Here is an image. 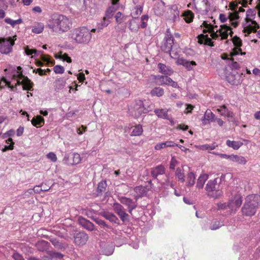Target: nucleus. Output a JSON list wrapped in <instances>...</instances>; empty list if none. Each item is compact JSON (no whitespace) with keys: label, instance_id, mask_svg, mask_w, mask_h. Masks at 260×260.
<instances>
[{"label":"nucleus","instance_id":"1","mask_svg":"<svg viewBox=\"0 0 260 260\" xmlns=\"http://www.w3.org/2000/svg\"><path fill=\"white\" fill-rule=\"evenodd\" d=\"M201 27H203V32L204 34L209 33L212 39L216 40L220 38L221 40H226L229 35L232 37L233 32L230 25L228 24H224L220 26V28L217 29L216 25L213 26L211 23H208L207 21H204Z\"/></svg>","mask_w":260,"mask_h":260},{"label":"nucleus","instance_id":"2","mask_svg":"<svg viewBox=\"0 0 260 260\" xmlns=\"http://www.w3.org/2000/svg\"><path fill=\"white\" fill-rule=\"evenodd\" d=\"M47 26L53 31L62 33L68 31L71 28L72 22L66 15L54 14L48 20Z\"/></svg>","mask_w":260,"mask_h":260},{"label":"nucleus","instance_id":"3","mask_svg":"<svg viewBox=\"0 0 260 260\" xmlns=\"http://www.w3.org/2000/svg\"><path fill=\"white\" fill-rule=\"evenodd\" d=\"M17 69L15 67H9L5 70V72L8 77L16 81V85H22L24 90H30L32 88V83L27 77L23 75L20 67H17Z\"/></svg>","mask_w":260,"mask_h":260},{"label":"nucleus","instance_id":"4","mask_svg":"<svg viewBox=\"0 0 260 260\" xmlns=\"http://www.w3.org/2000/svg\"><path fill=\"white\" fill-rule=\"evenodd\" d=\"M70 35L72 41L78 44H88L91 38L90 29L86 27L74 29L71 31Z\"/></svg>","mask_w":260,"mask_h":260},{"label":"nucleus","instance_id":"5","mask_svg":"<svg viewBox=\"0 0 260 260\" xmlns=\"http://www.w3.org/2000/svg\"><path fill=\"white\" fill-rule=\"evenodd\" d=\"M174 37L171 34L170 29H168L166 31L165 37L161 43L160 48L164 52L169 53L170 56L172 58H175L178 55L176 51L173 50V46L174 44Z\"/></svg>","mask_w":260,"mask_h":260},{"label":"nucleus","instance_id":"6","mask_svg":"<svg viewBox=\"0 0 260 260\" xmlns=\"http://www.w3.org/2000/svg\"><path fill=\"white\" fill-rule=\"evenodd\" d=\"M256 12L252 9H248L246 12V18L245 19V23L243 24L244 32H247L248 35L251 32H256L257 29L259 28L258 24L253 19L255 16Z\"/></svg>","mask_w":260,"mask_h":260},{"label":"nucleus","instance_id":"7","mask_svg":"<svg viewBox=\"0 0 260 260\" xmlns=\"http://www.w3.org/2000/svg\"><path fill=\"white\" fill-rule=\"evenodd\" d=\"M256 197L250 195L246 198V201L242 208V212L243 215L251 216L255 214L257 206V202L254 199Z\"/></svg>","mask_w":260,"mask_h":260},{"label":"nucleus","instance_id":"8","mask_svg":"<svg viewBox=\"0 0 260 260\" xmlns=\"http://www.w3.org/2000/svg\"><path fill=\"white\" fill-rule=\"evenodd\" d=\"M217 179L215 178L213 180H209L205 187L206 190L209 192L208 196L214 198H218L222 195V191L217 184Z\"/></svg>","mask_w":260,"mask_h":260},{"label":"nucleus","instance_id":"9","mask_svg":"<svg viewBox=\"0 0 260 260\" xmlns=\"http://www.w3.org/2000/svg\"><path fill=\"white\" fill-rule=\"evenodd\" d=\"M14 41L12 38L7 39L0 38V52L3 54H9L12 51Z\"/></svg>","mask_w":260,"mask_h":260},{"label":"nucleus","instance_id":"10","mask_svg":"<svg viewBox=\"0 0 260 260\" xmlns=\"http://www.w3.org/2000/svg\"><path fill=\"white\" fill-rule=\"evenodd\" d=\"M154 79L155 83L158 85H167L174 88L179 87L178 83L168 76H154Z\"/></svg>","mask_w":260,"mask_h":260},{"label":"nucleus","instance_id":"11","mask_svg":"<svg viewBox=\"0 0 260 260\" xmlns=\"http://www.w3.org/2000/svg\"><path fill=\"white\" fill-rule=\"evenodd\" d=\"M243 76V73H238L236 71H233L226 76V79L231 84L238 85L242 83Z\"/></svg>","mask_w":260,"mask_h":260},{"label":"nucleus","instance_id":"12","mask_svg":"<svg viewBox=\"0 0 260 260\" xmlns=\"http://www.w3.org/2000/svg\"><path fill=\"white\" fill-rule=\"evenodd\" d=\"M24 51L26 54L27 55H30L34 54V55H32L31 57L32 58H36L38 57L40 55V58L44 62H49V58L48 55L42 54V51H38L36 49H30L29 48V47L26 46L24 48Z\"/></svg>","mask_w":260,"mask_h":260},{"label":"nucleus","instance_id":"13","mask_svg":"<svg viewBox=\"0 0 260 260\" xmlns=\"http://www.w3.org/2000/svg\"><path fill=\"white\" fill-rule=\"evenodd\" d=\"M232 42L234 45V48L231 52L232 56H236L239 54H245V53L242 52L241 47L242 45V40L237 36H235L232 38Z\"/></svg>","mask_w":260,"mask_h":260},{"label":"nucleus","instance_id":"14","mask_svg":"<svg viewBox=\"0 0 260 260\" xmlns=\"http://www.w3.org/2000/svg\"><path fill=\"white\" fill-rule=\"evenodd\" d=\"M120 203L127 206L128 212L132 214V211L137 207V200H133L125 197H121L119 198Z\"/></svg>","mask_w":260,"mask_h":260},{"label":"nucleus","instance_id":"15","mask_svg":"<svg viewBox=\"0 0 260 260\" xmlns=\"http://www.w3.org/2000/svg\"><path fill=\"white\" fill-rule=\"evenodd\" d=\"M113 208L115 212L123 222L128 219V215L125 212L124 207L120 204L118 203L113 204Z\"/></svg>","mask_w":260,"mask_h":260},{"label":"nucleus","instance_id":"16","mask_svg":"<svg viewBox=\"0 0 260 260\" xmlns=\"http://www.w3.org/2000/svg\"><path fill=\"white\" fill-rule=\"evenodd\" d=\"M74 238L75 244L76 245L81 246L86 243L89 237L84 232H79L74 234Z\"/></svg>","mask_w":260,"mask_h":260},{"label":"nucleus","instance_id":"17","mask_svg":"<svg viewBox=\"0 0 260 260\" xmlns=\"http://www.w3.org/2000/svg\"><path fill=\"white\" fill-rule=\"evenodd\" d=\"M134 110L136 117H139L142 114H146L149 111V110L145 108L143 102L141 100H138L136 102L134 106Z\"/></svg>","mask_w":260,"mask_h":260},{"label":"nucleus","instance_id":"18","mask_svg":"<svg viewBox=\"0 0 260 260\" xmlns=\"http://www.w3.org/2000/svg\"><path fill=\"white\" fill-rule=\"evenodd\" d=\"M166 169L164 166L158 165L155 168H152L151 170V175L158 182H160V180L158 178V176L165 174Z\"/></svg>","mask_w":260,"mask_h":260},{"label":"nucleus","instance_id":"19","mask_svg":"<svg viewBox=\"0 0 260 260\" xmlns=\"http://www.w3.org/2000/svg\"><path fill=\"white\" fill-rule=\"evenodd\" d=\"M178 65L183 66L187 70H192L193 68L197 66V63L194 61H189L183 58H179L176 61Z\"/></svg>","mask_w":260,"mask_h":260},{"label":"nucleus","instance_id":"20","mask_svg":"<svg viewBox=\"0 0 260 260\" xmlns=\"http://www.w3.org/2000/svg\"><path fill=\"white\" fill-rule=\"evenodd\" d=\"M78 222L81 226L89 231H92L94 229V224L89 220L82 216L79 217Z\"/></svg>","mask_w":260,"mask_h":260},{"label":"nucleus","instance_id":"21","mask_svg":"<svg viewBox=\"0 0 260 260\" xmlns=\"http://www.w3.org/2000/svg\"><path fill=\"white\" fill-rule=\"evenodd\" d=\"M229 22L228 25H231L233 27H237L239 24V18L240 17L237 12H229Z\"/></svg>","mask_w":260,"mask_h":260},{"label":"nucleus","instance_id":"22","mask_svg":"<svg viewBox=\"0 0 260 260\" xmlns=\"http://www.w3.org/2000/svg\"><path fill=\"white\" fill-rule=\"evenodd\" d=\"M165 3L162 1H160L155 4L153 8L154 14L158 16L162 15L165 12Z\"/></svg>","mask_w":260,"mask_h":260},{"label":"nucleus","instance_id":"23","mask_svg":"<svg viewBox=\"0 0 260 260\" xmlns=\"http://www.w3.org/2000/svg\"><path fill=\"white\" fill-rule=\"evenodd\" d=\"M102 252L106 255H110L114 252V246L112 244L102 243L101 244Z\"/></svg>","mask_w":260,"mask_h":260},{"label":"nucleus","instance_id":"24","mask_svg":"<svg viewBox=\"0 0 260 260\" xmlns=\"http://www.w3.org/2000/svg\"><path fill=\"white\" fill-rule=\"evenodd\" d=\"M158 68L159 72L165 75V76H171L173 73V71L172 68L169 66H167L166 64L159 63L158 64Z\"/></svg>","mask_w":260,"mask_h":260},{"label":"nucleus","instance_id":"25","mask_svg":"<svg viewBox=\"0 0 260 260\" xmlns=\"http://www.w3.org/2000/svg\"><path fill=\"white\" fill-rule=\"evenodd\" d=\"M217 110L222 116L228 118H233L234 117L233 112L230 111L225 105L220 106Z\"/></svg>","mask_w":260,"mask_h":260},{"label":"nucleus","instance_id":"26","mask_svg":"<svg viewBox=\"0 0 260 260\" xmlns=\"http://www.w3.org/2000/svg\"><path fill=\"white\" fill-rule=\"evenodd\" d=\"M168 110L167 109H155L154 111L155 114L158 118L170 120V117L168 113Z\"/></svg>","mask_w":260,"mask_h":260},{"label":"nucleus","instance_id":"27","mask_svg":"<svg viewBox=\"0 0 260 260\" xmlns=\"http://www.w3.org/2000/svg\"><path fill=\"white\" fill-rule=\"evenodd\" d=\"M31 122L34 126L36 127H41L44 124L45 120L42 116L37 115L31 120Z\"/></svg>","mask_w":260,"mask_h":260},{"label":"nucleus","instance_id":"28","mask_svg":"<svg viewBox=\"0 0 260 260\" xmlns=\"http://www.w3.org/2000/svg\"><path fill=\"white\" fill-rule=\"evenodd\" d=\"M130 130L131 131V135L132 136H141L143 132L142 126L140 124L131 127Z\"/></svg>","mask_w":260,"mask_h":260},{"label":"nucleus","instance_id":"29","mask_svg":"<svg viewBox=\"0 0 260 260\" xmlns=\"http://www.w3.org/2000/svg\"><path fill=\"white\" fill-rule=\"evenodd\" d=\"M208 179V175L206 174H201L198 179L196 187L199 189L203 187L204 185L207 180Z\"/></svg>","mask_w":260,"mask_h":260},{"label":"nucleus","instance_id":"30","mask_svg":"<svg viewBox=\"0 0 260 260\" xmlns=\"http://www.w3.org/2000/svg\"><path fill=\"white\" fill-rule=\"evenodd\" d=\"M66 81L63 79H59L54 82V86L56 91H59L63 89L66 86Z\"/></svg>","mask_w":260,"mask_h":260},{"label":"nucleus","instance_id":"31","mask_svg":"<svg viewBox=\"0 0 260 260\" xmlns=\"http://www.w3.org/2000/svg\"><path fill=\"white\" fill-rule=\"evenodd\" d=\"M229 157L230 160H232L233 161L236 162L239 164L244 165L247 162L245 158L242 156L232 155Z\"/></svg>","mask_w":260,"mask_h":260},{"label":"nucleus","instance_id":"32","mask_svg":"<svg viewBox=\"0 0 260 260\" xmlns=\"http://www.w3.org/2000/svg\"><path fill=\"white\" fill-rule=\"evenodd\" d=\"M170 9H171L172 10H175V14L170 16V20L173 22L179 21L180 13L177 6L175 5H172Z\"/></svg>","mask_w":260,"mask_h":260},{"label":"nucleus","instance_id":"33","mask_svg":"<svg viewBox=\"0 0 260 260\" xmlns=\"http://www.w3.org/2000/svg\"><path fill=\"white\" fill-rule=\"evenodd\" d=\"M102 215L106 219L109 220L111 222L118 223L119 221L118 218L113 213L110 212L103 213Z\"/></svg>","mask_w":260,"mask_h":260},{"label":"nucleus","instance_id":"34","mask_svg":"<svg viewBox=\"0 0 260 260\" xmlns=\"http://www.w3.org/2000/svg\"><path fill=\"white\" fill-rule=\"evenodd\" d=\"M134 190L137 194L136 196V199H137V200L138 198L146 195L147 192L146 188L142 186L136 187L134 189Z\"/></svg>","mask_w":260,"mask_h":260},{"label":"nucleus","instance_id":"35","mask_svg":"<svg viewBox=\"0 0 260 260\" xmlns=\"http://www.w3.org/2000/svg\"><path fill=\"white\" fill-rule=\"evenodd\" d=\"M49 243L45 241L42 240L39 241L36 244V247L37 249L40 251H46L49 248Z\"/></svg>","mask_w":260,"mask_h":260},{"label":"nucleus","instance_id":"36","mask_svg":"<svg viewBox=\"0 0 260 260\" xmlns=\"http://www.w3.org/2000/svg\"><path fill=\"white\" fill-rule=\"evenodd\" d=\"M196 176L194 173L191 172L187 174L186 186L190 187L192 186L195 183Z\"/></svg>","mask_w":260,"mask_h":260},{"label":"nucleus","instance_id":"37","mask_svg":"<svg viewBox=\"0 0 260 260\" xmlns=\"http://www.w3.org/2000/svg\"><path fill=\"white\" fill-rule=\"evenodd\" d=\"M226 144L229 147H231L235 150H237L243 145V143L240 141H235L228 140L226 142Z\"/></svg>","mask_w":260,"mask_h":260},{"label":"nucleus","instance_id":"38","mask_svg":"<svg viewBox=\"0 0 260 260\" xmlns=\"http://www.w3.org/2000/svg\"><path fill=\"white\" fill-rule=\"evenodd\" d=\"M119 9L117 6H110L106 10L105 16L108 19L111 18L114 13Z\"/></svg>","mask_w":260,"mask_h":260},{"label":"nucleus","instance_id":"39","mask_svg":"<svg viewBox=\"0 0 260 260\" xmlns=\"http://www.w3.org/2000/svg\"><path fill=\"white\" fill-rule=\"evenodd\" d=\"M136 17H135L129 22V28L134 32L137 31L139 28V24L136 22Z\"/></svg>","mask_w":260,"mask_h":260},{"label":"nucleus","instance_id":"40","mask_svg":"<svg viewBox=\"0 0 260 260\" xmlns=\"http://www.w3.org/2000/svg\"><path fill=\"white\" fill-rule=\"evenodd\" d=\"M184 20L187 23H190L194 18V14L190 10H187L184 13Z\"/></svg>","mask_w":260,"mask_h":260},{"label":"nucleus","instance_id":"41","mask_svg":"<svg viewBox=\"0 0 260 260\" xmlns=\"http://www.w3.org/2000/svg\"><path fill=\"white\" fill-rule=\"evenodd\" d=\"M44 28L43 23L39 22L32 26V31L35 34H40L43 31Z\"/></svg>","mask_w":260,"mask_h":260},{"label":"nucleus","instance_id":"42","mask_svg":"<svg viewBox=\"0 0 260 260\" xmlns=\"http://www.w3.org/2000/svg\"><path fill=\"white\" fill-rule=\"evenodd\" d=\"M232 59H229V62L228 63V66L232 70H237L240 68V65L238 62L235 61V58L234 57L235 56H232Z\"/></svg>","mask_w":260,"mask_h":260},{"label":"nucleus","instance_id":"43","mask_svg":"<svg viewBox=\"0 0 260 260\" xmlns=\"http://www.w3.org/2000/svg\"><path fill=\"white\" fill-rule=\"evenodd\" d=\"M151 94L152 96H161L164 93V89L160 87H155L151 90Z\"/></svg>","mask_w":260,"mask_h":260},{"label":"nucleus","instance_id":"44","mask_svg":"<svg viewBox=\"0 0 260 260\" xmlns=\"http://www.w3.org/2000/svg\"><path fill=\"white\" fill-rule=\"evenodd\" d=\"M5 22L7 24L11 25L13 27H15L17 24H19L22 23V20L19 19L16 20L11 19L10 18H6L5 19Z\"/></svg>","mask_w":260,"mask_h":260},{"label":"nucleus","instance_id":"45","mask_svg":"<svg viewBox=\"0 0 260 260\" xmlns=\"http://www.w3.org/2000/svg\"><path fill=\"white\" fill-rule=\"evenodd\" d=\"M215 115L210 110H207L204 114V118H206L207 121H214Z\"/></svg>","mask_w":260,"mask_h":260},{"label":"nucleus","instance_id":"46","mask_svg":"<svg viewBox=\"0 0 260 260\" xmlns=\"http://www.w3.org/2000/svg\"><path fill=\"white\" fill-rule=\"evenodd\" d=\"M159 182L166 186H170L174 189L175 185L172 181H170V178L168 175H166V178L164 181L160 180Z\"/></svg>","mask_w":260,"mask_h":260},{"label":"nucleus","instance_id":"47","mask_svg":"<svg viewBox=\"0 0 260 260\" xmlns=\"http://www.w3.org/2000/svg\"><path fill=\"white\" fill-rule=\"evenodd\" d=\"M175 175L179 181L184 182L185 181V176L183 171L179 168H177L175 172Z\"/></svg>","mask_w":260,"mask_h":260},{"label":"nucleus","instance_id":"48","mask_svg":"<svg viewBox=\"0 0 260 260\" xmlns=\"http://www.w3.org/2000/svg\"><path fill=\"white\" fill-rule=\"evenodd\" d=\"M109 19H108L106 16L103 18L101 22L98 24V29L99 31H100L104 27H105L108 25V24L110 23V20Z\"/></svg>","mask_w":260,"mask_h":260},{"label":"nucleus","instance_id":"49","mask_svg":"<svg viewBox=\"0 0 260 260\" xmlns=\"http://www.w3.org/2000/svg\"><path fill=\"white\" fill-rule=\"evenodd\" d=\"M107 183L106 181H103L99 183L97 188L98 194L101 193L106 190Z\"/></svg>","mask_w":260,"mask_h":260},{"label":"nucleus","instance_id":"50","mask_svg":"<svg viewBox=\"0 0 260 260\" xmlns=\"http://www.w3.org/2000/svg\"><path fill=\"white\" fill-rule=\"evenodd\" d=\"M95 222H96L99 225H101L102 227H106L108 229H110V226L106 224L105 221L99 219L96 217H90Z\"/></svg>","mask_w":260,"mask_h":260},{"label":"nucleus","instance_id":"51","mask_svg":"<svg viewBox=\"0 0 260 260\" xmlns=\"http://www.w3.org/2000/svg\"><path fill=\"white\" fill-rule=\"evenodd\" d=\"M56 58H59L62 59L63 61H66L67 62L70 63L72 62L71 58L68 55L67 53H64L63 54H60L58 56H56Z\"/></svg>","mask_w":260,"mask_h":260},{"label":"nucleus","instance_id":"52","mask_svg":"<svg viewBox=\"0 0 260 260\" xmlns=\"http://www.w3.org/2000/svg\"><path fill=\"white\" fill-rule=\"evenodd\" d=\"M232 200H234L235 207L239 208L242 204V200L241 197L239 196H235Z\"/></svg>","mask_w":260,"mask_h":260},{"label":"nucleus","instance_id":"53","mask_svg":"<svg viewBox=\"0 0 260 260\" xmlns=\"http://www.w3.org/2000/svg\"><path fill=\"white\" fill-rule=\"evenodd\" d=\"M63 255L59 252H53L49 257L48 256L47 260H56V258L61 259Z\"/></svg>","mask_w":260,"mask_h":260},{"label":"nucleus","instance_id":"54","mask_svg":"<svg viewBox=\"0 0 260 260\" xmlns=\"http://www.w3.org/2000/svg\"><path fill=\"white\" fill-rule=\"evenodd\" d=\"M222 225H223V224L221 223L219 221L215 220L211 223L210 229L211 230H216L218 229Z\"/></svg>","mask_w":260,"mask_h":260},{"label":"nucleus","instance_id":"55","mask_svg":"<svg viewBox=\"0 0 260 260\" xmlns=\"http://www.w3.org/2000/svg\"><path fill=\"white\" fill-rule=\"evenodd\" d=\"M216 145H214V144L210 145V144H205L200 146V149L203 150H214Z\"/></svg>","mask_w":260,"mask_h":260},{"label":"nucleus","instance_id":"56","mask_svg":"<svg viewBox=\"0 0 260 260\" xmlns=\"http://www.w3.org/2000/svg\"><path fill=\"white\" fill-rule=\"evenodd\" d=\"M123 18L124 16L120 12H117L115 16V20L118 24H120L123 22Z\"/></svg>","mask_w":260,"mask_h":260},{"label":"nucleus","instance_id":"57","mask_svg":"<svg viewBox=\"0 0 260 260\" xmlns=\"http://www.w3.org/2000/svg\"><path fill=\"white\" fill-rule=\"evenodd\" d=\"M229 13L227 14L220 13L219 15V19L221 23H225L229 21Z\"/></svg>","mask_w":260,"mask_h":260},{"label":"nucleus","instance_id":"58","mask_svg":"<svg viewBox=\"0 0 260 260\" xmlns=\"http://www.w3.org/2000/svg\"><path fill=\"white\" fill-rule=\"evenodd\" d=\"M53 71L56 74H62L64 71V69L60 65H56L53 68Z\"/></svg>","mask_w":260,"mask_h":260},{"label":"nucleus","instance_id":"59","mask_svg":"<svg viewBox=\"0 0 260 260\" xmlns=\"http://www.w3.org/2000/svg\"><path fill=\"white\" fill-rule=\"evenodd\" d=\"M42 189H42V187L41 186V185H37V186H35L33 189H29L28 190V192L29 193H32V192L39 193L41 191H42Z\"/></svg>","mask_w":260,"mask_h":260},{"label":"nucleus","instance_id":"60","mask_svg":"<svg viewBox=\"0 0 260 260\" xmlns=\"http://www.w3.org/2000/svg\"><path fill=\"white\" fill-rule=\"evenodd\" d=\"M142 10H143V8L142 7H140L139 8H138V7L135 8V11L133 13V18L135 17L137 18L138 16L140 15L142 13Z\"/></svg>","mask_w":260,"mask_h":260},{"label":"nucleus","instance_id":"61","mask_svg":"<svg viewBox=\"0 0 260 260\" xmlns=\"http://www.w3.org/2000/svg\"><path fill=\"white\" fill-rule=\"evenodd\" d=\"M228 208L231 210L232 212L236 211L237 208L235 207L234 200H231L228 202Z\"/></svg>","mask_w":260,"mask_h":260},{"label":"nucleus","instance_id":"62","mask_svg":"<svg viewBox=\"0 0 260 260\" xmlns=\"http://www.w3.org/2000/svg\"><path fill=\"white\" fill-rule=\"evenodd\" d=\"M81 157L79 154L75 153L73 154V164H78L81 161Z\"/></svg>","mask_w":260,"mask_h":260},{"label":"nucleus","instance_id":"63","mask_svg":"<svg viewBox=\"0 0 260 260\" xmlns=\"http://www.w3.org/2000/svg\"><path fill=\"white\" fill-rule=\"evenodd\" d=\"M47 157L53 162H55L57 160L56 155L53 152H49L47 154Z\"/></svg>","mask_w":260,"mask_h":260},{"label":"nucleus","instance_id":"64","mask_svg":"<svg viewBox=\"0 0 260 260\" xmlns=\"http://www.w3.org/2000/svg\"><path fill=\"white\" fill-rule=\"evenodd\" d=\"M15 132L13 129H10L4 134L2 136L3 139H5L9 137L13 136L14 135Z\"/></svg>","mask_w":260,"mask_h":260}]
</instances>
